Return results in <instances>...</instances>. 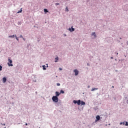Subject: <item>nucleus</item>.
<instances>
[{"label":"nucleus","instance_id":"nucleus-13","mask_svg":"<svg viewBox=\"0 0 128 128\" xmlns=\"http://www.w3.org/2000/svg\"><path fill=\"white\" fill-rule=\"evenodd\" d=\"M120 124L122 125V124H126V122H120Z\"/></svg>","mask_w":128,"mask_h":128},{"label":"nucleus","instance_id":"nucleus-27","mask_svg":"<svg viewBox=\"0 0 128 128\" xmlns=\"http://www.w3.org/2000/svg\"><path fill=\"white\" fill-rule=\"evenodd\" d=\"M25 124L26 126H28V123H26Z\"/></svg>","mask_w":128,"mask_h":128},{"label":"nucleus","instance_id":"nucleus-18","mask_svg":"<svg viewBox=\"0 0 128 128\" xmlns=\"http://www.w3.org/2000/svg\"><path fill=\"white\" fill-rule=\"evenodd\" d=\"M14 35H12V36H8V38H14Z\"/></svg>","mask_w":128,"mask_h":128},{"label":"nucleus","instance_id":"nucleus-15","mask_svg":"<svg viewBox=\"0 0 128 128\" xmlns=\"http://www.w3.org/2000/svg\"><path fill=\"white\" fill-rule=\"evenodd\" d=\"M58 57H56V61H55V62H58Z\"/></svg>","mask_w":128,"mask_h":128},{"label":"nucleus","instance_id":"nucleus-9","mask_svg":"<svg viewBox=\"0 0 128 128\" xmlns=\"http://www.w3.org/2000/svg\"><path fill=\"white\" fill-rule=\"evenodd\" d=\"M69 30H70V32H74V28H72H72H70Z\"/></svg>","mask_w":128,"mask_h":128},{"label":"nucleus","instance_id":"nucleus-24","mask_svg":"<svg viewBox=\"0 0 128 128\" xmlns=\"http://www.w3.org/2000/svg\"><path fill=\"white\" fill-rule=\"evenodd\" d=\"M15 36H16V40H18V37L15 35Z\"/></svg>","mask_w":128,"mask_h":128},{"label":"nucleus","instance_id":"nucleus-6","mask_svg":"<svg viewBox=\"0 0 128 128\" xmlns=\"http://www.w3.org/2000/svg\"><path fill=\"white\" fill-rule=\"evenodd\" d=\"M2 82H6V77L3 78H2Z\"/></svg>","mask_w":128,"mask_h":128},{"label":"nucleus","instance_id":"nucleus-32","mask_svg":"<svg viewBox=\"0 0 128 128\" xmlns=\"http://www.w3.org/2000/svg\"><path fill=\"white\" fill-rule=\"evenodd\" d=\"M23 40H24V38H23Z\"/></svg>","mask_w":128,"mask_h":128},{"label":"nucleus","instance_id":"nucleus-33","mask_svg":"<svg viewBox=\"0 0 128 128\" xmlns=\"http://www.w3.org/2000/svg\"><path fill=\"white\" fill-rule=\"evenodd\" d=\"M23 40H24V38H23Z\"/></svg>","mask_w":128,"mask_h":128},{"label":"nucleus","instance_id":"nucleus-8","mask_svg":"<svg viewBox=\"0 0 128 128\" xmlns=\"http://www.w3.org/2000/svg\"><path fill=\"white\" fill-rule=\"evenodd\" d=\"M80 104L82 106H84V104H86V102H84V101H82L81 103H80Z\"/></svg>","mask_w":128,"mask_h":128},{"label":"nucleus","instance_id":"nucleus-19","mask_svg":"<svg viewBox=\"0 0 128 128\" xmlns=\"http://www.w3.org/2000/svg\"><path fill=\"white\" fill-rule=\"evenodd\" d=\"M125 126H128V122H126Z\"/></svg>","mask_w":128,"mask_h":128},{"label":"nucleus","instance_id":"nucleus-3","mask_svg":"<svg viewBox=\"0 0 128 128\" xmlns=\"http://www.w3.org/2000/svg\"><path fill=\"white\" fill-rule=\"evenodd\" d=\"M73 102H74V104H78V106H80V104H81L80 100H78V101H76V100H74L73 101Z\"/></svg>","mask_w":128,"mask_h":128},{"label":"nucleus","instance_id":"nucleus-25","mask_svg":"<svg viewBox=\"0 0 128 128\" xmlns=\"http://www.w3.org/2000/svg\"><path fill=\"white\" fill-rule=\"evenodd\" d=\"M60 70H62V68H59Z\"/></svg>","mask_w":128,"mask_h":128},{"label":"nucleus","instance_id":"nucleus-23","mask_svg":"<svg viewBox=\"0 0 128 128\" xmlns=\"http://www.w3.org/2000/svg\"><path fill=\"white\" fill-rule=\"evenodd\" d=\"M59 4H60V3H56V6H59Z\"/></svg>","mask_w":128,"mask_h":128},{"label":"nucleus","instance_id":"nucleus-17","mask_svg":"<svg viewBox=\"0 0 128 128\" xmlns=\"http://www.w3.org/2000/svg\"><path fill=\"white\" fill-rule=\"evenodd\" d=\"M60 92V94H64V92L62 90H61Z\"/></svg>","mask_w":128,"mask_h":128},{"label":"nucleus","instance_id":"nucleus-4","mask_svg":"<svg viewBox=\"0 0 128 128\" xmlns=\"http://www.w3.org/2000/svg\"><path fill=\"white\" fill-rule=\"evenodd\" d=\"M100 120V116L98 115L96 116V122H98V120Z\"/></svg>","mask_w":128,"mask_h":128},{"label":"nucleus","instance_id":"nucleus-1","mask_svg":"<svg viewBox=\"0 0 128 128\" xmlns=\"http://www.w3.org/2000/svg\"><path fill=\"white\" fill-rule=\"evenodd\" d=\"M52 100L54 102H58V98L56 96H53L52 98Z\"/></svg>","mask_w":128,"mask_h":128},{"label":"nucleus","instance_id":"nucleus-11","mask_svg":"<svg viewBox=\"0 0 128 128\" xmlns=\"http://www.w3.org/2000/svg\"><path fill=\"white\" fill-rule=\"evenodd\" d=\"M42 68H43L44 70H46V66H43Z\"/></svg>","mask_w":128,"mask_h":128},{"label":"nucleus","instance_id":"nucleus-29","mask_svg":"<svg viewBox=\"0 0 128 128\" xmlns=\"http://www.w3.org/2000/svg\"><path fill=\"white\" fill-rule=\"evenodd\" d=\"M88 88H90V86H88Z\"/></svg>","mask_w":128,"mask_h":128},{"label":"nucleus","instance_id":"nucleus-12","mask_svg":"<svg viewBox=\"0 0 128 128\" xmlns=\"http://www.w3.org/2000/svg\"><path fill=\"white\" fill-rule=\"evenodd\" d=\"M98 90V88H92V92H94V90Z\"/></svg>","mask_w":128,"mask_h":128},{"label":"nucleus","instance_id":"nucleus-5","mask_svg":"<svg viewBox=\"0 0 128 128\" xmlns=\"http://www.w3.org/2000/svg\"><path fill=\"white\" fill-rule=\"evenodd\" d=\"M74 72H75V76H78V71L77 70H74Z\"/></svg>","mask_w":128,"mask_h":128},{"label":"nucleus","instance_id":"nucleus-16","mask_svg":"<svg viewBox=\"0 0 128 128\" xmlns=\"http://www.w3.org/2000/svg\"><path fill=\"white\" fill-rule=\"evenodd\" d=\"M22 12V10L21 8L20 10L18 12V14H20V13Z\"/></svg>","mask_w":128,"mask_h":128},{"label":"nucleus","instance_id":"nucleus-28","mask_svg":"<svg viewBox=\"0 0 128 128\" xmlns=\"http://www.w3.org/2000/svg\"><path fill=\"white\" fill-rule=\"evenodd\" d=\"M111 58H112V57H111Z\"/></svg>","mask_w":128,"mask_h":128},{"label":"nucleus","instance_id":"nucleus-26","mask_svg":"<svg viewBox=\"0 0 128 128\" xmlns=\"http://www.w3.org/2000/svg\"><path fill=\"white\" fill-rule=\"evenodd\" d=\"M20 38H22V36L21 35V36H20Z\"/></svg>","mask_w":128,"mask_h":128},{"label":"nucleus","instance_id":"nucleus-31","mask_svg":"<svg viewBox=\"0 0 128 128\" xmlns=\"http://www.w3.org/2000/svg\"><path fill=\"white\" fill-rule=\"evenodd\" d=\"M117 54H118V53H117Z\"/></svg>","mask_w":128,"mask_h":128},{"label":"nucleus","instance_id":"nucleus-21","mask_svg":"<svg viewBox=\"0 0 128 128\" xmlns=\"http://www.w3.org/2000/svg\"><path fill=\"white\" fill-rule=\"evenodd\" d=\"M2 70V66H0V70Z\"/></svg>","mask_w":128,"mask_h":128},{"label":"nucleus","instance_id":"nucleus-14","mask_svg":"<svg viewBox=\"0 0 128 128\" xmlns=\"http://www.w3.org/2000/svg\"><path fill=\"white\" fill-rule=\"evenodd\" d=\"M44 12H48V10L47 9H44Z\"/></svg>","mask_w":128,"mask_h":128},{"label":"nucleus","instance_id":"nucleus-2","mask_svg":"<svg viewBox=\"0 0 128 128\" xmlns=\"http://www.w3.org/2000/svg\"><path fill=\"white\" fill-rule=\"evenodd\" d=\"M8 66H12V60L10 59V58H8Z\"/></svg>","mask_w":128,"mask_h":128},{"label":"nucleus","instance_id":"nucleus-10","mask_svg":"<svg viewBox=\"0 0 128 128\" xmlns=\"http://www.w3.org/2000/svg\"><path fill=\"white\" fill-rule=\"evenodd\" d=\"M92 36H94V38H96V32L92 33Z\"/></svg>","mask_w":128,"mask_h":128},{"label":"nucleus","instance_id":"nucleus-20","mask_svg":"<svg viewBox=\"0 0 128 128\" xmlns=\"http://www.w3.org/2000/svg\"><path fill=\"white\" fill-rule=\"evenodd\" d=\"M66 12H68V7L66 8Z\"/></svg>","mask_w":128,"mask_h":128},{"label":"nucleus","instance_id":"nucleus-22","mask_svg":"<svg viewBox=\"0 0 128 128\" xmlns=\"http://www.w3.org/2000/svg\"><path fill=\"white\" fill-rule=\"evenodd\" d=\"M56 84L58 86H60V83H57Z\"/></svg>","mask_w":128,"mask_h":128},{"label":"nucleus","instance_id":"nucleus-30","mask_svg":"<svg viewBox=\"0 0 128 128\" xmlns=\"http://www.w3.org/2000/svg\"><path fill=\"white\" fill-rule=\"evenodd\" d=\"M112 88H114V86H112Z\"/></svg>","mask_w":128,"mask_h":128},{"label":"nucleus","instance_id":"nucleus-7","mask_svg":"<svg viewBox=\"0 0 128 128\" xmlns=\"http://www.w3.org/2000/svg\"><path fill=\"white\" fill-rule=\"evenodd\" d=\"M56 96H58L60 94V93L58 92H56Z\"/></svg>","mask_w":128,"mask_h":128}]
</instances>
